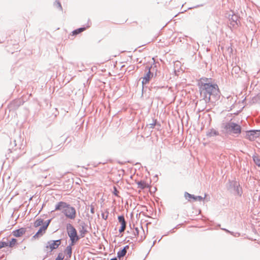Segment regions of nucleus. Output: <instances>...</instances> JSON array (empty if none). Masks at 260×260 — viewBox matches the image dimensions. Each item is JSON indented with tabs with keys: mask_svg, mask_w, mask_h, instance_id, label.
I'll return each mask as SVG.
<instances>
[{
	"mask_svg": "<svg viewBox=\"0 0 260 260\" xmlns=\"http://www.w3.org/2000/svg\"><path fill=\"white\" fill-rule=\"evenodd\" d=\"M211 78L202 77L198 81L200 101L205 103H214L220 98V90L217 84L212 82Z\"/></svg>",
	"mask_w": 260,
	"mask_h": 260,
	"instance_id": "f257e3e1",
	"label": "nucleus"
},
{
	"mask_svg": "<svg viewBox=\"0 0 260 260\" xmlns=\"http://www.w3.org/2000/svg\"><path fill=\"white\" fill-rule=\"evenodd\" d=\"M55 211H62L67 218L74 219L76 216L75 209L64 202H59L55 206Z\"/></svg>",
	"mask_w": 260,
	"mask_h": 260,
	"instance_id": "f03ea898",
	"label": "nucleus"
},
{
	"mask_svg": "<svg viewBox=\"0 0 260 260\" xmlns=\"http://www.w3.org/2000/svg\"><path fill=\"white\" fill-rule=\"evenodd\" d=\"M226 188L228 190L235 195L241 197L243 193L242 187L236 180H229L226 184Z\"/></svg>",
	"mask_w": 260,
	"mask_h": 260,
	"instance_id": "7ed1b4c3",
	"label": "nucleus"
},
{
	"mask_svg": "<svg viewBox=\"0 0 260 260\" xmlns=\"http://www.w3.org/2000/svg\"><path fill=\"white\" fill-rule=\"evenodd\" d=\"M224 128L230 134L238 135L242 132L241 126L234 122H226L224 126Z\"/></svg>",
	"mask_w": 260,
	"mask_h": 260,
	"instance_id": "20e7f679",
	"label": "nucleus"
},
{
	"mask_svg": "<svg viewBox=\"0 0 260 260\" xmlns=\"http://www.w3.org/2000/svg\"><path fill=\"white\" fill-rule=\"evenodd\" d=\"M68 234L71 240V245H74L75 243L77 241L79 238L77 236V233L76 229L71 224H69L67 226Z\"/></svg>",
	"mask_w": 260,
	"mask_h": 260,
	"instance_id": "39448f33",
	"label": "nucleus"
},
{
	"mask_svg": "<svg viewBox=\"0 0 260 260\" xmlns=\"http://www.w3.org/2000/svg\"><path fill=\"white\" fill-rule=\"evenodd\" d=\"M259 136L260 129H251L245 132L244 137L250 141H253Z\"/></svg>",
	"mask_w": 260,
	"mask_h": 260,
	"instance_id": "423d86ee",
	"label": "nucleus"
},
{
	"mask_svg": "<svg viewBox=\"0 0 260 260\" xmlns=\"http://www.w3.org/2000/svg\"><path fill=\"white\" fill-rule=\"evenodd\" d=\"M147 83H148L150 79L157 76V66L154 63L149 66L147 63Z\"/></svg>",
	"mask_w": 260,
	"mask_h": 260,
	"instance_id": "0eeeda50",
	"label": "nucleus"
},
{
	"mask_svg": "<svg viewBox=\"0 0 260 260\" xmlns=\"http://www.w3.org/2000/svg\"><path fill=\"white\" fill-rule=\"evenodd\" d=\"M60 244L61 241L60 240L51 241L48 242L46 247L47 249H49L50 251H52L53 250L57 248Z\"/></svg>",
	"mask_w": 260,
	"mask_h": 260,
	"instance_id": "6e6552de",
	"label": "nucleus"
},
{
	"mask_svg": "<svg viewBox=\"0 0 260 260\" xmlns=\"http://www.w3.org/2000/svg\"><path fill=\"white\" fill-rule=\"evenodd\" d=\"M184 197L186 199L188 200V201H190L191 199H193V201H202L204 200V198H203L202 197L200 196H196L193 194H191L187 192H185L184 193Z\"/></svg>",
	"mask_w": 260,
	"mask_h": 260,
	"instance_id": "1a4fd4ad",
	"label": "nucleus"
},
{
	"mask_svg": "<svg viewBox=\"0 0 260 260\" xmlns=\"http://www.w3.org/2000/svg\"><path fill=\"white\" fill-rule=\"evenodd\" d=\"M26 232V230L24 228H21L19 229L14 230L12 232V235L16 238L21 237L23 236Z\"/></svg>",
	"mask_w": 260,
	"mask_h": 260,
	"instance_id": "9d476101",
	"label": "nucleus"
},
{
	"mask_svg": "<svg viewBox=\"0 0 260 260\" xmlns=\"http://www.w3.org/2000/svg\"><path fill=\"white\" fill-rule=\"evenodd\" d=\"M49 223V222H48L46 224L41 226L38 231V232L34 236V238H36L41 236H42L45 233V231L47 229Z\"/></svg>",
	"mask_w": 260,
	"mask_h": 260,
	"instance_id": "9b49d317",
	"label": "nucleus"
},
{
	"mask_svg": "<svg viewBox=\"0 0 260 260\" xmlns=\"http://www.w3.org/2000/svg\"><path fill=\"white\" fill-rule=\"evenodd\" d=\"M118 221L121 225V227L119 230V232L120 233H122L124 232L126 227V222L124 219V217L123 216H119L118 217Z\"/></svg>",
	"mask_w": 260,
	"mask_h": 260,
	"instance_id": "f8f14e48",
	"label": "nucleus"
},
{
	"mask_svg": "<svg viewBox=\"0 0 260 260\" xmlns=\"http://www.w3.org/2000/svg\"><path fill=\"white\" fill-rule=\"evenodd\" d=\"M240 71L241 68L239 66H235L233 68L231 73L233 76H235V77L238 78Z\"/></svg>",
	"mask_w": 260,
	"mask_h": 260,
	"instance_id": "ddd939ff",
	"label": "nucleus"
},
{
	"mask_svg": "<svg viewBox=\"0 0 260 260\" xmlns=\"http://www.w3.org/2000/svg\"><path fill=\"white\" fill-rule=\"evenodd\" d=\"M238 19L239 17L236 15H232L231 18H230V20L231 21V24L232 25L233 27L238 25Z\"/></svg>",
	"mask_w": 260,
	"mask_h": 260,
	"instance_id": "4468645a",
	"label": "nucleus"
},
{
	"mask_svg": "<svg viewBox=\"0 0 260 260\" xmlns=\"http://www.w3.org/2000/svg\"><path fill=\"white\" fill-rule=\"evenodd\" d=\"M219 135V132L214 129V128L210 129L208 132H207L206 135L208 137H211Z\"/></svg>",
	"mask_w": 260,
	"mask_h": 260,
	"instance_id": "2eb2a0df",
	"label": "nucleus"
},
{
	"mask_svg": "<svg viewBox=\"0 0 260 260\" xmlns=\"http://www.w3.org/2000/svg\"><path fill=\"white\" fill-rule=\"evenodd\" d=\"M73 245H71V244L67 247L64 252L67 255L68 258H70L72 255V246Z\"/></svg>",
	"mask_w": 260,
	"mask_h": 260,
	"instance_id": "dca6fc26",
	"label": "nucleus"
},
{
	"mask_svg": "<svg viewBox=\"0 0 260 260\" xmlns=\"http://www.w3.org/2000/svg\"><path fill=\"white\" fill-rule=\"evenodd\" d=\"M17 244V240L15 238H12L8 243V247L13 248Z\"/></svg>",
	"mask_w": 260,
	"mask_h": 260,
	"instance_id": "f3484780",
	"label": "nucleus"
},
{
	"mask_svg": "<svg viewBox=\"0 0 260 260\" xmlns=\"http://www.w3.org/2000/svg\"><path fill=\"white\" fill-rule=\"evenodd\" d=\"M126 248H128V246H126L123 249L118 251L117 255L119 258L124 256L126 254Z\"/></svg>",
	"mask_w": 260,
	"mask_h": 260,
	"instance_id": "a211bd4d",
	"label": "nucleus"
},
{
	"mask_svg": "<svg viewBox=\"0 0 260 260\" xmlns=\"http://www.w3.org/2000/svg\"><path fill=\"white\" fill-rule=\"evenodd\" d=\"M253 160L254 162L258 167H260V158L258 156L254 155L252 156Z\"/></svg>",
	"mask_w": 260,
	"mask_h": 260,
	"instance_id": "6ab92c4d",
	"label": "nucleus"
},
{
	"mask_svg": "<svg viewBox=\"0 0 260 260\" xmlns=\"http://www.w3.org/2000/svg\"><path fill=\"white\" fill-rule=\"evenodd\" d=\"M85 29H86L85 27H81V28H78V29H77L74 30L72 32V34L73 35H77V34H79L82 32V31H84Z\"/></svg>",
	"mask_w": 260,
	"mask_h": 260,
	"instance_id": "aec40b11",
	"label": "nucleus"
},
{
	"mask_svg": "<svg viewBox=\"0 0 260 260\" xmlns=\"http://www.w3.org/2000/svg\"><path fill=\"white\" fill-rule=\"evenodd\" d=\"M156 122H157V120L152 118V123H150L149 124V125H150V128H153L154 126H155V125L160 126V124H157Z\"/></svg>",
	"mask_w": 260,
	"mask_h": 260,
	"instance_id": "412c9836",
	"label": "nucleus"
},
{
	"mask_svg": "<svg viewBox=\"0 0 260 260\" xmlns=\"http://www.w3.org/2000/svg\"><path fill=\"white\" fill-rule=\"evenodd\" d=\"M43 223V220L42 219H37L34 223V226L35 227H38L41 225Z\"/></svg>",
	"mask_w": 260,
	"mask_h": 260,
	"instance_id": "4be33fe9",
	"label": "nucleus"
},
{
	"mask_svg": "<svg viewBox=\"0 0 260 260\" xmlns=\"http://www.w3.org/2000/svg\"><path fill=\"white\" fill-rule=\"evenodd\" d=\"M149 188V191L150 192V194H152V193H154L156 190V187L154 186H150L147 183V189Z\"/></svg>",
	"mask_w": 260,
	"mask_h": 260,
	"instance_id": "5701e85b",
	"label": "nucleus"
},
{
	"mask_svg": "<svg viewBox=\"0 0 260 260\" xmlns=\"http://www.w3.org/2000/svg\"><path fill=\"white\" fill-rule=\"evenodd\" d=\"M6 247H8V242L0 241V249Z\"/></svg>",
	"mask_w": 260,
	"mask_h": 260,
	"instance_id": "b1692460",
	"label": "nucleus"
},
{
	"mask_svg": "<svg viewBox=\"0 0 260 260\" xmlns=\"http://www.w3.org/2000/svg\"><path fill=\"white\" fill-rule=\"evenodd\" d=\"M64 256L62 253H59L56 258V260H63Z\"/></svg>",
	"mask_w": 260,
	"mask_h": 260,
	"instance_id": "393cba45",
	"label": "nucleus"
},
{
	"mask_svg": "<svg viewBox=\"0 0 260 260\" xmlns=\"http://www.w3.org/2000/svg\"><path fill=\"white\" fill-rule=\"evenodd\" d=\"M146 83V77H144L142 78V83L143 85V90L144 88V84Z\"/></svg>",
	"mask_w": 260,
	"mask_h": 260,
	"instance_id": "a878e982",
	"label": "nucleus"
},
{
	"mask_svg": "<svg viewBox=\"0 0 260 260\" xmlns=\"http://www.w3.org/2000/svg\"><path fill=\"white\" fill-rule=\"evenodd\" d=\"M113 193L116 196H117V197L118 196L119 191L117 190V188H116V187L115 186L114 187Z\"/></svg>",
	"mask_w": 260,
	"mask_h": 260,
	"instance_id": "bb28decb",
	"label": "nucleus"
},
{
	"mask_svg": "<svg viewBox=\"0 0 260 260\" xmlns=\"http://www.w3.org/2000/svg\"><path fill=\"white\" fill-rule=\"evenodd\" d=\"M153 181H154V182H156V181H157V180H158V177H157V175H156L155 176H154L153 177Z\"/></svg>",
	"mask_w": 260,
	"mask_h": 260,
	"instance_id": "cd10ccee",
	"label": "nucleus"
},
{
	"mask_svg": "<svg viewBox=\"0 0 260 260\" xmlns=\"http://www.w3.org/2000/svg\"><path fill=\"white\" fill-rule=\"evenodd\" d=\"M56 5H57V6L61 9L62 10V7H61V5L60 4V3L59 2H56Z\"/></svg>",
	"mask_w": 260,
	"mask_h": 260,
	"instance_id": "c85d7f7f",
	"label": "nucleus"
},
{
	"mask_svg": "<svg viewBox=\"0 0 260 260\" xmlns=\"http://www.w3.org/2000/svg\"><path fill=\"white\" fill-rule=\"evenodd\" d=\"M222 230H223L225 231L226 232H227V233H231V234H233V232H230V231H229L228 230L225 229H222Z\"/></svg>",
	"mask_w": 260,
	"mask_h": 260,
	"instance_id": "c756f323",
	"label": "nucleus"
},
{
	"mask_svg": "<svg viewBox=\"0 0 260 260\" xmlns=\"http://www.w3.org/2000/svg\"><path fill=\"white\" fill-rule=\"evenodd\" d=\"M222 230H223L225 231L226 232H227V233H231V234H233V232H230V231H229L228 230L225 229H222Z\"/></svg>",
	"mask_w": 260,
	"mask_h": 260,
	"instance_id": "7c9ffc66",
	"label": "nucleus"
},
{
	"mask_svg": "<svg viewBox=\"0 0 260 260\" xmlns=\"http://www.w3.org/2000/svg\"><path fill=\"white\" fill-rule=\"evenodd\" d=\"M203 6V5H198V6H194L193 8H197V7H200V6Z\"/></svg>",
	"mask_w": 260,
	"mask_h": 260,
	"instance_id": "2f4dec72",
	"label": "nucleus"
},
{
	"mask_svg": "<svg viewBox=\"0 0 260 260\" xmlns=\"http://www.w3.org/2000/svg\"><path fill=\"white\" fill-rule=\"evenodd\" d=\"M151 223V222L148 221V220H147V225H148L149 223Z\"/></svg>",
	"mask_w": 260,
	"mask_h": 260,
	"instance_id": "473e14b6",
	"label": "nucleus"
},
{
	"mask_svg": "<svg viewBox=\"0 0 260 260\" xmlns=\"http://www.w3.org/2000/svg\"><path fill=\"white\" fill-rule=\"evenodd\" d=\"M111 260H117L116 258H112Z\"/></svg>",
	"mask_w": 260,
	"mask_h": 260,
	"instance_id": "72a5a7b5",
	"label": "nucleus"
},
{
	"mask_svg": "<svg viewBox=\"0 0 260 260\" xmlns=\"http://www.w3.org/2000/svg\"><path fill=\"white\" fill-rule=\"evenodd\" d=\"M150 59H151V60H153V62H154V58H153V57H152V58H151Z\"/></svg>",
	"mask_w": 260,
	"mask_h": 260,
	"instance_id": "f704fd0d",
	"label": "nucleus"
},
{
	"mask_svg": "<svg viewBox=\"0 0 260 260\" xmlns=\"http://www.w3.org/2000/svg\"><path fill=\"white\" fill-rule=\"evenodd\" d=\"M147 218H150L149 216L148 215H147Z\"/></svg>",
	"mask_w": 260,
	"mask_h": 260,
	"instance_id": "c9c22d12",
	"label": "nucleus"
},
{
	"mask_svg": "<svg viewBox=\"0 0 260 260\" xmlns=\"http://www.w3.org/2000/svg\"><path fill=\"white\" fill-rule=\"evenodd\" d=\"M155 241L153 242L152 246L154 244Z\"/></svg>",
	"mask_w": 260,
	"mask_h": 260,
	"instance_id": "e433bc0d",
	"label": "nucleus"
},
{
	"mask_svg": "<svg viewBox=\"0 0 260 260\" xmlns=\"http://www.w3.org/2000/svg\"><path fill=\"white\" fill-rule=\"evenodd\" d=\"M149 206L150 208L152 209V207L150 205Z\"/></svg>",
	"mask_w": 260,
	"mask_h": 260,
	"instance_id": "4c0bfd02",
	"label": "nucleus"
},
{
	"mask_svg": "<svg viewBox=\"0 0 260 260\" xmlns=\"http://www.w3.org/2000/svg\"><path fill=\"white\" fill-rule=\"evenodd\" d=\"M147 173H148V174H149V172L148 171H147Z\"/></svg>",
	"mask_w": 260,
	"mask_h": 260,
	"instance_id": "58836bf2",
	"label": "nucleus"
}]
</instances>
